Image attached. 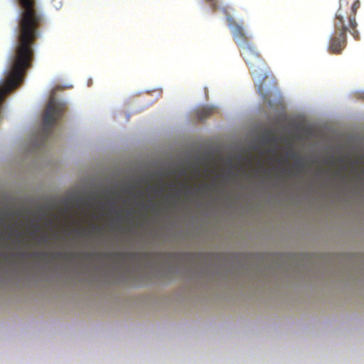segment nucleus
I'll use <instances>...</instances> for the list:
<instances>
[{
	"label": "nucleus",
	"mask_w": 364,
	"mask_h": 364,
	"mask_svg": "<svg viewBox=\"0 0 364 364\" xmlns=\"http://www.w3.org/2000/svg\"><path fill=\"white\" fill-rule=\"evenodd\" d=\"M264 141L267 144L269 142H276L277 138L272 132H267L263 136Z\"/></svg>",
	"instance_id": "6e6552de"
},
{
	"label": "nucleus",
	"mask_w": 364,
	"mask_h": 364,
	"mask_svg": "<svg viewBox=\"0 0 364 364\" xmlns=\"http://www.w3.org/2000/svg\"><path fill=\"white\" fill-rule=\"evenodd\" d=\"M225 14L228 26L230 30L232 38L238 47L240 55L249 67L251 75L255 79V84L257 92L264 99H267V95L264 92L263 81L267 75L262 72V68L266 65L265 61L261 57L255 46L250 42V37L244 27V23L237 22L229 13L228 6L221 9Z\"/></svg>",
	"instance_id": "f03ea898"
},
{
	"label": "nucleus",
	"mask_w": 364,
	"mask_h": 364,
	"mask_svg": "<svg viewBox=\"0 0 364 364\" xmlns=\"http://www.w3.org/2000/svg\"><path fill=\"white\" fill-rule=\"evenodd\" d=\"M214 112V108L204 107L196 111V116L198 119L204 120L210 117Z\"/></svg>",
	"instance_id": "0eeeda50"
},
{
	"label": "nucleus",
	"mask_w": 364,
	"mask_h": 364,
	"mask_svg": "<svg viewBox=\"0 0 364 364\" xmlns=\"http://www.w3.org/2000/svg\"><path fill=\"white\" fill-rule=\"evenodd\" d=\"M181 186L183 188H188V190L186 191L187 195H193L196 193H202L204 192L205 191H213L215 188V185L213 183L203 184L202 186L198 187V188L194 191L190 190L189 186L187 185L186 182L181 183Z\"/></svg>",
	"instance_id": "423d86ee"
},
{
	"label": "nucleus",
	"mask_w": 364,
	"mask_h": 364,
	"mask_svg": "<svg viewBox=\"0 0 364 364\" xmlns=\"http://www.w3.org/2000/svg\"><path fill=\"white\" fill-rule=\"evenodd\" d=\"M65 109V105L50 98L43 114V136L45 139L50 135L53 125L62 117Z\"/></svg>",
	"instance_id": "20e7f679"
},
{
	"label": "nucleus",
	"mask_w": 364,
	"mask_h": 364,
	"mask_svg": "<svg viewBox=\"0 0 364 364\" xmlns=\"http://www.w3.org/2000/svg\"><path fill=\"white\" fill-rule=\"evenodd\" d=\"M96 229H97V227L96 225H95V226L93 227V230H96Z\"/></svg>",
	"instance_id": "ddd939ff"
},
{
	"label": "nucleus",
	"mask_w": 364,
	"mask_h": 364,
	"mask_svg": "<svg viewBox=\"0 0 364 364\" xmlns=\"http://www.w3.org/2000/svg\"><path fill=\"white\" fill-rule=\"evenodd\" d=\"M347 43L346 32L336 31L331 36L328 50L334 54H340L342 50L346 48Z\"/></svg>",
	"instance_id": "39448f33"
},
{
	"label": "nucleus",
	"mask_w": 364,
	"mask_h": 364,
	"mask_svg": "<svg viewBox=\"0 0 364 364\" xmlns=\"http://www.w3.org/2000/svg\"><path fill=\"white\" fill-rule=\"evenodd\" d=\"M22 12L18 22V43L6 72H25L31 66L35 41L39 37V28L45 21L44 15L38 11L35 0H18Z\"/></svg>",
	"instance_id": "f257e3e1"
},
{
	"label": "nucleus",
	"mask_w": 364,
	"mask_h": 364,
	"mask_svg": "<svg viewBox=\"0 0 364 364\" xmlns=\"http://www.w3.org/2000/svg\"><path fill=\"white\" fill-rule=\"evenodd\" d=\"M358 98L364 100V92L358 93Z\"/></svg>",
	"instance_id": "9d476101"
},
{
	"label": "nucleus",
	"mask_w": 364,
	"mask_h": 364,
	"mask_svg": "<svg viewBox=\"0 0 364 364\" xmlns=\"http://www.w3.org/2000/svg\"><path fill=\"white\" fill-rule=\"evenodd\" d=\"M208 3H209L210 6L213 9V11H216L218 9V1L217 0H205Z\"/></svg>",
	"instance_id": "1a4fd4ad"
},
{
	"label": "nucleus",
	"mask_w": 364,
	"mask_h": 364,
	"mask_svg": "<svg viewBox=\"0 0 364 364\" xmlns=\"http://www.w3.org/2000/svg\"><path fill=\"white\" fill-rule=\"evenodd\" d=\"M360 5L359 0H340V6L334 18V29L348 31L355 40H358L360 36L355 16Z\"/></svg>",
	"instance_id": "7ed1b4c3"
},
{
	"label": "nucleus",
	"mask_w": 364,
	"mask_h": 364,
	"mask_svg": "<svg viewBox=\"0 0 364 364\" xmlns=\"http://www.w3.org/2000/svg\"><path fill=\"white\" fill-rule=\"evenodd\" d=\"M296 164L301 166V162L300 161H298L296 162Z\"/></svg>",
	"instance_id": "9b49d317"
},
{
	"label": "nucleus",
	"mask_w": 364,
	"mask_h": 364,
	"mask_svg": "<svg viewBox=\"0 0 364 364\" xmlns=\"http://www.w3.org/2000/svg\"><path fill=\"white\" fill-rule=\"evenodd\" d=\"M150 190L151 191H154L155 190V187L154 186H151L150 187Z\"/></svg>",
	"instance_id": "f8f14e48"
}]
</instances>
